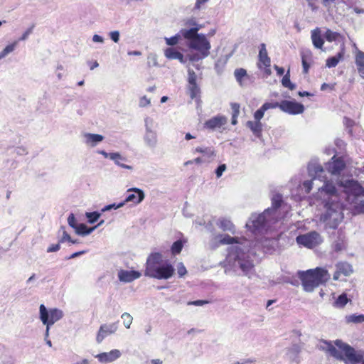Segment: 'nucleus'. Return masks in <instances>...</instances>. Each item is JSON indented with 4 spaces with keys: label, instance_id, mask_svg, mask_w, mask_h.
I'll use <instances>...</instances> for the list:
<instances>
[{
    "label": "nucleus",
    "instance_id": "obj_8",
    "mask_svg": "<svg viewBox=\"0 0 364 364\" xmlns=\"http://www.w3.org/2000/svg\"><path fill=\"white\" fill-rule=\"evenodd\" d=\"M299 277L301 281L305 291L311 292L315 288L330 279L328 272L323 268H316L306 272H299Z\"/></svg>",
    "mask_w": 364,
    "mask_h": 364
},
{
    "label": "nucleus",
    "instance_id": "obj_31",
    "mask_svg": "<svg viewBox=\"0 0 364 364\" xmlns=\"http://www.w3.org/2000/svg\"><path fill=\"white\" fill-rule=\"evenodd\" d=\"M186 239H181L174 242L171 247V252L173 255H178L181 252L184 244L186 242Z\"/></svg>",
    "mask_w": 364,
    "mask_h": 364
},
{
    "label": "nucleus",
    "instance_id": "obj_62",
    "mask_svg": "<svg viewBox=\"0 0 364 364\" xmlns=\"http://www.w3.org/2000/svg\"><path fill=\"white\" fill-rule=\"evenodd\" d=\"M335 2L336 0H322V4L327 9H329Z\"/></svg>",
    "mask_w": 364,
    "mask_h": 364
},
{
    "label": "nucleus",
    "instance_id": "obj_4",
    "mask_svg": "<svg viewBox=\"0 0 364 364\" xmlns=\"http://www.w3.org/2000/svg\"><path fill=\"white\" fill-rule=\"evenodd\" d=\"M318 347L329 355L343 361L346 364H364V352L355 350L341 340L321 341Z\"/></svg>",
    "mask_w": 364,
    "mask_h": 364
},
{
    "label": "nucleus",
    "instance_id": "obj_30",
    "mask_svg": "<svg viewBox=\"0 0 364 364\" xmlns=\"http://www.w3.org/2000/svg\"><path fill=\"white\" fill-rule=\"evenodd\" d=\"M343 58V52H340L338 55L328 58L326 60V67L336 68Z\"/></svg>",
    "mask_w": 364,
    "mask_h": 364
},
{
    "label": "nucleus",
    "instance_id": "obj_51",
    "mask_svg": "<svg viewBox=\"0 0 364 364\" xmlns=\"http://www.w3.org/2000/svg\"><path fill=\"white\" fill-rule=\"evenodd\" d=\"M301 58H302V65H303L304 73H307V72L310 68V65L307 62L306 56L304 55H302Z\"/></svg>",
    "mask_w": 364,
    "mask_h": 364
},
{
    "label": "nucleus",
    "instance_id": "obj_10",
    "mask_svg": "<svg viewBox=\"0 0 364 364\" xmlns=\"http://www.w3.org/2000/svg\"><path fill=\"white\" fill-rule=\"evenodd\" d=\"M269 109L266 102L254 113V120H248L246 122V127L252 132L257 138H260L263 129V124L261 119L264 115V112Z\"/></svg>",
    "mask_w": 364,
    "mask_h": 364
},
{
    "label": "nucleus",
    "instance_id": "obj_7",
    "mask_svg": "<svg viewBox=\"0 0 364 364\" xmlns=\"http://www.w3.org/2000/svg\"><path fill=\"white\" fill-rule=\"evenodd\" d=\"M175 272L172 264L163 262L162 255L159 252L151 254L146 260L145 276L156 279H168Z\"/></svg>",
    "mask_w": 364,
    "mask_h": 364
},
{
    "label": "nucleus",
    "instance_id": "obj_15",
    "mask_svg": "<svg viewBox=\"0 0 364 364\" xmlns=\"http://www.w3.org/2000/svg\"><path fill=\"white\" fill-rule=\"evenodd\" d=\"M117 329L118 324L117 322L102 324L96 336L95 340L97 343H101L106 337L115 333Z\"/></svg>",
    "mask_w": 364,
    "mask_h": 364
},
{
    "label": "nucleus",
    "instance_id": "obj_56",
    "mask_svg": "<svg viewBox=\"0 0 364 364\" xmlns=\"http://www.w3.org/2000/svg\"><path fill=\"white\" fill-rule=\"evenodd\" d=\"M316 0H306L309 8L312 11H315L318 9V6L316 4Z\"/></svg>",
    "mask_w": 364,
    "mask_h": 364
},
{
    "label": "nucleus",
    "instance_id": "obj_48",
    "mask_svg": "<svg viewBox=\"0 0 364 364\" xmlns=\"http://www.w3.org/2000/svg\"><path fill=\"white\" fill-rule=\"evenodd\" d=\"M197 76L193 70H188V84L196 83Z\"/></svg>",
    "mask_w": 364,
    "mask_h": 364
},
{
    "label": "nucleus",
    "instance_id": "obj_64",
    "mask_svg": "<svg viewBox=\"0 0 364 364\" xmlns=\"http://www.w3.org/2000/svg\"><path fill=\"white\" fill-rule=\"evenodd\" d=\"M74 364H90V361L87 358L82 359L79 361H77Z\"/></svg>",
    "mask_w": 364,
    "mask_h": 364
},
{
    "label": "nucleus",
    "instance_id": "obj_49",
    "mask_svg": "<svg viewBox=\"0 0 364 364\" xmlns=\"http://www.w3.org/2000/svg\"><path fill=\"white\" fill-rule=\"evenodd\" d=\"M226 170L225 164H220L218 166L216 171H215V173H216V177L220 178L224 171Z\"/></svg>",
    "mask_w": 364,
    "mask_h": 364
},
{
    "label": "nucleus",
    "instance_id": "obj_52",
    "mask_svg": "<svg viewBox=\"0 0 364 364\" xmlns=\"http://www.w3.org/2000/svg\"><path fill=\"white\" fill-rule=\"evenodd\" d=\"M62 232H63V235H62V237L60 240V242H65V241H72V238L70 236V235L65 230L64 228L62 229Z\"/></svg>",
    "mask_w": 364,
    "mask_h": 364
},
{
    "label": "nucleus",
    "instance_id": "obj_55",
    "mask_svg": "<svg viewBox=\"0 0 364 364\" xmlns=\"http://www.w3.org/2000/svg\"><path fill=\"white\" fill-rule=\"evenodd\" d=\"M208 303H209V301L207 300H196V301L188 302V305L203 306Z\"/></svg>",
    "mask_w": 364,
    "mask_h": 364
},
{
    "label": "nucleus",
    "instance_id": "obj_45",
    "mask_svg": "<svg viewBox=\"0 0 364 364\" xmlns=\"http://www.w3.org/2000/svg\"><path fill=\"white\" fill-rule=\"evenodd\" d=\"M68 223L69 225L73 228L74 230L76 229L79 223H77V220L74 215V214H70L68 218Z\"/></svg>",
    "mask_w": 364,
    "mask_h": 364
},
{
    "label": "nucleus",
    "instance_id": "obj_58",
    "mask_svg": "<svg viewBox=\"0 0 364 364\" xmlns=\"http://www.w3.org/2000/svg\"><path fill=\"white\" fill-rule=\"evenodd\" d=\"M97 153L98 154L102 155L105 159H109L111 160V159L113 157L112 152V153H107L103 150H97Z\"/></svg>",
    "mask_w": 364,
    "mask_h": 364
},
{
    "label": "nucleus",
    "instance_id": "obj_41",
    "mask_svg": "<svg viewBox=\"0 0 364 364\" xmlns=\"http://www.w3.org/2000/svg\"><path fill=\"white\" fill-rule=\"evenodd\" d=\"M18 41H15L14 42L8 44L2 50L7 56L9 53H12L18 46Z\"/></svg>",
    "mask_w": 364,
    "mask_h": 364
},
{
    "label": "nucleus",
    "instance_id": "obj_59",
    "mask_svg": "<svg viewBox=\"0 0 364 364\" xmlns=\"http://www.w3.org/2000/svg\"><path fill=\"white\" fill-rule=\"evenodd\" d=\"M231 108L232 110V114L239 115L240 113V105L237 103H232L231 104Z\"/></svg>",
    "mask_w": 364,
    "mask_h": 364
},
{
    "label": "nucleus",
    "instance_id": "obj_35",
    "mask_svg": "<svg viewBox=\"0 0 364 364\" xmlns=\"http://www.w3.org/2000/svg\"><path fill=\"white\" fill-rule=\"evenodd\" d=\"M282 85L290 90H294L296 88L295 85L291 83L290 81L289 70H288L287 73L283 76V79H282Z\"/></svg>",
    "mask_w": 364,
    "mask_h": 364
},
{
    "label": "nucleus",
    "instance_id": "obj_16",
    "mask_svg": "<svg viewBox=\"0 0 364 364\" xmlns=\"http://www.w3.org/2000/svg\"><path fill=\"white\" fill-rule=\"evenodd\" d=\"M128 194L127 195L125 200H122L124 205L128 203H132L136 205L140 204L142 200L145 198L144 191L139 188H130L127 190Z\"/></svg>",
    "mask_w": 364,
    "mask_h": 364
},
{
    "label": "nucleus",
    "instance_id": "obj_13",
    "mask_svg": "<svg viewBox=\"0 0 364 364\" xmlns=\"http://www.w3.org/2000/svg\"><path fill=\"white\" fill-rule=\"evenodd\" d=\"M296 240L300 245L307 248H314L321 245L323 242V239L318 232L311 231L297 236Z\"/></svg>",
    "mask_w": 364,
    "mask_h": 364
},
{
    "label": "nucleus",
    "instance_id": "obj_11",
    "mask_svg": "<svg viewBox=\"0 0 364 364\" xmlns=\"http://www.w3.org/2000/svg\"><path fill=\"white\" fill-rule=\"evenodd\" d=\"M266 104L269 109L279 107L289 114H301L304 111V105L295 101L283 100L281 102H266Z\"/></svg>",
    "mask_w": 364,
    "mask_h": 364
},
{
    "label": "nucleus",
    "instance_id": "obj_63",
    "mask_svg": "<svg viewBox=\"0 0 364 364\" xmlns=\"http://www.w3.org/2000/svg\"><path fill=\"white\" fill-rule=\"evenodd\" d=\"M274 69L276 70V71L277 73V75L279 76L284 75V68L282 67H279L277 65H274Z\"/></svg>",
    "mask_w": 364,
    "mask_h": 364
},
{
    "label": "nucleus",
    "instance_id": "obj_28",
    "mask_svg": "<svg viewBox=\"0 0 364 364\" xmlns=\"http://www.w3.org/2000/svg\"><path fill=\"white\" fill-rule=\"evenodd\" d=\"M95 228L96 226L88 228L85 224L80 223L75 231L79 235L86 236L90 235Z\"/></svg>",
    "mask_w": 364,
    "mask_h": 364
},
{
    "label": "nucleus",
    "instance_id": "obj_61",
    "mask_svg": "<svg viewBox=\"0 0 364 364\" xmlns=\"http://www.w3.org/2000/svg\"><path fill=\"white\" fill-rule=\"evenodd\" d=\"M63 70V67L62 65H59L57 67L56 70V75L59 80H61L63 77V75L62 73V71Z\"/></svg>",
    "mask_w": 364,
    "mask_h": 364
},
{
    "label": "nucleus",
    "instance_id": "obj_18",
    "mask_svg": "<svg viewBox=\"0 0 364 364\" xmlns=\"http://www.w3.org/2000/svg\"><path fill=\"white\" fill-rule=\"evenodd\" d=\"M81 139L82 143L88 148H95L102 143L105 139L100 134H92V132H82Z\"/></svg>",
    "mask_w": 364,
    "mask_h": 364
},
{
    "label": "nucleus",
    "instance_id": "obj_19",
    "mask_svg": "<svg viewBox=\"0 0 364 364\" xmlns=\"http://www.w3.org/2000/svg\"><path fill=\"white\" fill-rule=\"evenodd\" d=\"M336 271L333 275L334 280H338L341 276L348 277L353 272L352 267L346 262H339L336 264Z\"/></svg>",
    "mask_w": 364,
    "mask_h": 364
},
{
    "label": "nucleus",
    "instance_id": "obj_23",
    "mask_svg": "<svg viewBox=\"0 0 364 364\" xmlns=\"http://www.w3.org/2000/svg\"><path fill=\"white\" fill-rule=\"evenodd\" d=\"M311 38L315 48L321 49L324 44V40L322 38L321 31L316 28L311 31Z\"/></svg>",
    "mask_w": 364,
    "mask_h": 364
},
{
    "label": "nucleus",
    "instance_id": "obj_29",
    "mask_svg": "<svg viewBox=\"0 0 364 364\" xmlns=\"http://www.w3.org/2000/svg\"><path fill=\"white\" fill-rule=\"evenodd\" d=\"M349 301H350V299H348V295L346 293H343L334 301L333 306L336 308L341 309L346 306Z\"/></svg>",
    "mask_w": 364,
    "mask_h": 364
},
{
    "label": "nucleus",
    "instance_id": "obj_22",
    "mask_svg": "<svg viewBox=\"0 0 364 364\" xmlns=\"http://www.w3.org/2000/svg\"><path fill=\"white\" fill-rule=\"evenodd\" d=\"M227 118L222 115L215 116L210 119L207 120L204 127L210 129H215L221 127L227 122Z\"/></svg>",
    "mask_w": 364,
    "mask_h": 364
},
{
    "label": "nucleus",
    "instance_id": "obj_34",
    "mask_svg": "<svg viewBox=\"0 0 364 364\" xmlns=\"http://www.w3.org/2000/svg\"><path fill=\"white\" fill-rule=\"evenodd\" d=\"M332 247L336 252H341L346 248V241L343 237H338L333 244Z\"/></svg>",
    "mask_w": 364,
    "mask_h": 364
},
{
    "label": "nucleus",
    "instance_id": "obj_6",
    "mask_svg": "<svg viewBox=\"0 0 364 364\" xmlns=\"http://www.w3.org/2000/svg\"><path fill=\"white\" fill-rule=\"evenodd\" d=\"M340 186L343 188V193L341 194V210L342 202L345 200L359 213H364V188L362 185L354 179H346L341 181Z\"/></svg>",
    "mask_w": 364,
    "mask_h": 364
},
{
    "label": "nucleus",
    "instance_id": "obj_1",
    "mask_svg": "<svg viewBox=\"0 0 364 364\" xmlns=\"http://www.w3.org/2000/svg\"><path fill=\"white\" fill-rule=\"evenodd\" d=\"M326 169L331 174L330 179L327 178L325 170L319 164L310 163L308 165V173L311 179L305 180L302 183L299 184V193H309L315 179L318 178L323 181V185L318 188L312 200L314 204L323 206L324 211L321 215V221L325 223L327 228L335 229L343 218L341 213V181L353 178L343 176L346 171V164L342 157L333 156L331 160L326 164Z\"/></svg>",
    "mask_w": 364,
    "mask_h": 364
},
{
    "label": "nucleus",
    "instance_id": "obj_33",
    "mask_svg": "<svg viewBox=\"0 0 364 364\" xmlns=\"http://www.w3.org/2000/svg\"><path fill=\"white\" fill-rule=\"evenodd\" d=\"M346 321L347 323H363L364 322V314H352L346 316Z\"/></svg>",
    "mask_w": 364,
    "mask_h": 364
},
{
    "label": "nucleus",
    "instance_id": "obj_40",
    "mask_svg": "<svg viewBox=\"0 0 364 364\" xmlns=\"http://www.w3.org/2000/svg\"><path fill=\"white\" fill-rule=\"evenodd\" d=\"M178 52L174 48H167L164 50V53L167 58L175 59Z\"/></svg>",
    "mask_w": 364,
    "mask_h": 364
},
{
    "label": "nucleus",
    "instance_id": "obj_12",
    "mask_svg": "<svg viewBox=\"0 0 364 364\" xmlns=\"http://www.w3.org/2000/svg\"><path fill=\"white\" fill-rule=\"evenodd\" d=\"M63 316V312L60 309L53 308L48 310L43 304L39 306V318L43 323L53 325Z\"/></svg>",
    "mask_w": 364,
    "mask_h": 364
},
{
    "label": "nucleus",
    "instance_id": "obj_20",
    "mask_svg": "<svg viewBox=\"0 0 364 364\" xmlns=\"http://www.w3.org/2000/svg\"><path fill=\"white\" fill-rule=\"evenodd\" d=\"M117 276L120 282L129 283L139 279L141 277V274L139 272L134 270H120Z\"/></svg>",
    "mask_w": 364,
    "mask_h": 364
},
{
    "label": "nucleus",
    "instance_id": "obj_2",
    "mask_svg": "<svg viewBox=\"0 0 364 364\" xmlns=\"http://www.w3.org/2000/svg\"><path fill=\"white\" fill-rule=\"evenodd\" d=\"M232 245L228 248V255L221 263L225 274H229L231 271L240 269L242 274L249 279L255 275V264L250 259L252 242L245 238L231 237L227 234H219L212 237L209 245L215 249L221 245Z\"/></svg>",
    "mask_w": 364,
    "mask_h": 364
},
{
    "label": "nucleus",
    "instance_id": "obj_37",
    "mask_svg": "<svg viewBox=\"0 0 364 364\" xmlns=\"http://www.w3.org/2000/svg\"><path fill=\"white\" fill-rule=\"evenodd\" d=\"M121 318L123 320L124 326L127 329H129L133 321L132 316L129 313L124 312L121 315Z\"/></svg>",
    "mask_w": 364,
    "mask_h": 364
},
{
    "label": "nucleus",
    "instance_id": "obj_38",
    "mask_svg": "<svg viewBox=\"0 0 364 364\" xmlns=\"http://www.w3.org/2000/svg\"><path fill=\"white\" fill-rule=\"evenodd\" d=\"M188 91L191 99H194L200 93V88L197 83L188 84Z\"/></svg>",
    "mask_w": 364,
    "mask_h": 364
},
{
    "label": "nucleus",
    "instance_id": "obj_47",
    "mask_svg": "<svg viewBox=\"0 0 364 364\" xmlns=\"http://www.w3.org/2000/svg\"><path fill=\"white\" fill-rule=\"evenodd\" d=\"M150 105V100L146 96L141 97L139 102L140 107H146Z\"/></svg>",
    "mask_w": 364,
    "mask_h": 364
},
{
    "label": "nucleus",
    "instance_id": "obj_53",
    "mask_svg": "<svg viewBox=\"0 0 364 364\" xmlns=\"http://www.w3.org/2000/svg\"><path fill=\"white\" fill-rule=\"evenodd\" d=\"M335 87H336V84H327V83H323L321 87V90L322 91H326V90H335Z\"/></svg>",
    "mask_w": 364,
    "mask_h": 364
},
{
    "label": "nucleus",
    "instance_id": "obj_24",
    "mask_svg": "<svg viewBox=\"0 0 364 364\" xmlns=\"http://www.w3.org/2000/svg\"><path fill=\"white\" fill-rule=\"evenodd\" d=\"M196 152L202 154V158L205 159L208 162L212 161L215 157V151L213 148L200 146L196 149Z\"/></svg>",
    "mask_w": 364,
    "mask_h": 364
},
{
    "label": "nucleus",
    "instance_id": "obj_21",
    "mask_svg": "<svg viewBox=\"0 0 364 364\" xmlns=\"http://www.w3.org/2000/svg\"><path fill=\"white\" fill-rule=\"evenodd\" d=\"M234 77L240 87H245L250 82V76L245 68H236L234 71Z\"/></svg>",
    "mask_w": 364,
    "mask_h": 364
},
{
    "label": "nucleus",
    "instance_id": "obj_50",
    "mask_svg": "<svg viewBox=\"0 0 364 364\" xmlns=\"http://www.w3.org/2000/svg\"><path fill=\"white\" fill-rule=\"evenodd\" d=\"M110 38L114 42L117 43L119 41V32L117 31H111L109 33Z\"/></svg>",
    "mask_w": 364,
    "mask_h": 364
},
{
    "label": "nucleus",
    "instance_id": "obj_46",
    "mask_svg": "<svg viewBox=\"0 0 364 364\" xmlns=\"http://www.w3.org/2000/svg\"><path fill=\"white\" fill-rule=\"evenodd\" d=\"M177 273L180 277H182L186 274L187 271L185 266L183 265V263H178Z\"/></svg>",
    "mask_w": 364,
    "mask_h": 364
},
{
    "label": "nucleus",
    "instance_id": "obj_14",
    "mask_svg": "<svg viewBox=\"0 0 364 364\" xmlns=\"http://www.w3.org/2000/svg\"><path fill=\"white\" fill-rule=\"evenodd\" d=\"M259 60L257 62V68L263 71L265 77H268L272 75L271 58L268 55L266 45L262 43L259 52Z\"/></svg>",
    "mask_w": 364,
    "mask_h": 364
},
{
    "label": "nucleus",
    "instance_id": "obj_43",
    "mask_svg": "<svg viewBox=\"0 0 364 364\" xmlns=\"http://www.w3.org/2000/svg\"><path fill=\"white\" fill-rule=\"evenodd\" d=\"M124 206V203L123 202H121L118 204H111V205H106L105 206L102 210H101V212L102 213H105V212H107V211H109L111 210H117V209H119V208H121L122 207Z\"/></svg>",
    "mask_w": 364,
    "mask_h": 364
},
{
    "label": "nucleus",
    "instance_id": "obj_5",
    "mask_svg": "<svg viewBox=\"0 0 364 364\" xmlns=\"http://www.w3.org/2000/svg\"><path fill=\"white\" fill-rule=\"evenodd\" d=\"M200 27L195 26L188 29H181L183 38L186 41L188 48L196 52L187 54L190 61L196 62L207 58L210 53L211 43L203 33H198Z\"/></svg>",
    "mask_w": 364,
    "mask_h": 364
},
{
    "label": "nucleus",
    "instance_id": "obj_42",
    "mask_svg": "<svg viewBox=\"0 0 364 364\" xmlns=\"http://www.w3.org/2000/svg\"><path fill=\"white\" fill-rule=\"evenodd\" d=\"M101 214L97 212L85 213V217L88 219V223L92 224L95 223L100 217Z\"/></svg>",
    "mask_w": 364,
    "mask_h": 364
},
{
    "label": "nucleus",
    "instance_id": "obj_27",
    "mask_svg": "<svg viewBox=\"0 0 364 364\" xmlns=\"http://www.w3.org/2000/svg\"><path fill=\"white\" fill-rule=\"evenodd\" d=\"M354 50L353 53L355 55V63L357 69L358 68H364V52L359 50L355 44L353 45Z\"/></svg>",
    "mask_w": 364,
    "mask_h": 364
},
{
    "label": "nucleus",
    "instance_id": "obj_57",
    "mask_svg": "<svg viewBox=\"0 0 364 364\" xmlns=\"http://www.w3.org/2000/svg\"><path fill=\"white\" fill-rule=\"evenodd\" d=\"M33 28H28L20 37L18 42L20 41H25L26 39H28V36L32 33Z\"/></svg>",
    "mask_w": 364,
    "mask_h": 364
},
{
    "label": "nucleus",
    "instance_id": "obj_39",
    "mask_svg": "<svg viewBox=\"0 0 364 364\" xmlns=\"http://www.w3.org/2000/svg\"><path fill=\"white\" fill-rule=\"evenodd\" d=\"M299 352V348L298 346L294 345L291 348L287 350V355L289 358V359L292 360H296V355Z\"/></svg>",
    "mask_w": 364,
    "mask_h": 364
},
{
    "label": "nucleus",
    "instance_id": "obj_3",
    "mask_svg": "<svg viewBox=\"0 0 364 364\" xmlns=\"http://www.w3.org/2000/svg\"><path fill=\"white\" fill-rule=\"evenodd\" d=\"M272 207L261 214L252 213L247 222L246 228L255 235L263 234L282 218L279 208L282 205V196L275 194L272 198Z\"/></svg>",
    "mask_w": 364,
    "mask_h": 364
},
{
    "label": "nucleus",
    "instance_id": "obj_17",
    "mask_svg": "<svg viewBox=\"0 0 364 364\" xmlns=\"http://www.w3.org/2000/svg\"><path fill=\"white\" fill-rule=\"evenodd\" d=\"M122 355L121 350L112 349L108 352H102L95 355V358L102 364H108L117 360Z\"/></svg>",
    "mask_w": 364,
    "mask_h": 364
},
{
    "label": "nucleus",
    "instance_id": "obj_54",
    "mask_svg": "<svg viewBox=\"0 0 364 364\" xmlns=\"http://www.w3.org/2000/svg\"><path fill=\"white\" fill-rule=\"evenodd\" d=\"M60 245L59 243L58 244H52L47 248L48 252H57L60 250Z\"/></svg>",
    "mask_w": 364,
    "mask_h": 364
},
{
    "label": "nucleus",
    "instance_id": "obj_9",
    "mask_svg": "<svg viewBox=\"0 0 364 364\" xmlns=\"http://www.w3.org/2000/svg\"><path fill=\"white\" fill-rule=\"evenodd\" d=\"M144 144L147 149L154 150L159 142L157 132L154 129V121L150 117H146L144 120Z\"/></svg>",
    "mask_w": 364,
    "mask_h": 364
},
{
    "label": "nucleus",
    "instance_id": "obj_60",
    "mask_svg": "<svg viewBox=\"0 0 364 364\" xmlns=\"http://www.w3.org/2000/svg\"><path fill=\"white\" fill-rule=\"evenodd\" d=\"M92 41L95 43H104V38L102 36L97 35V34H95L92 36Z\"/></svg>",
    "mask_w": 364,
    "mask_h": 364
},
{
    "label": "nucleus",
    "instance_id": "obj_36",
    "mask_svg": "<svg viewBox=\"0 0 364 364\" xmlns=\"http://www.w3.org/2000/svg\"><path fill=\"white\" fill-rule=\"evenodd\" d=\"M181 37H183V35L181 33V30L179 31L178 33L175 35L174 36L170 37V38H165L164 40L166 41V43L168 46H175L178 43L179 41L181 39Z\"/></svg>",
    "mask_w": 364,
    "mask_h": 364
},
{
    "label": "nucleus",
    "instance_id": "obj_32",
    "mask_svg": "<svg viewBox=\"0 0 364 364\" xmlns=\"http://www.w3.org/2000/svg\"><path fill=\"white\" fill-rule=\"evenodd\" d=\"M324 37L328 42L340 41V40L342 39V36L339 33L334 32L330 29L326 30Z\"/></svg>",
    "mask_w": 364,
    "mask_h": 364
},
{
    "label": "nucleus",
    "instance_id": "obj_25",
    "mask_svg": "<svg viewBox=\"0 0 364 364\" xmlns=\"http://www.w3.org/2000/svg\"><path fill=\"white\" fill-rule=\"evenodd\" d=\"M112 156L113 157L111 159V161H112L115 165L128 170L132 169V166L124 164V162L127 161V158L122 156L120 153L112 152Z\"/></svg>",
    "mask_w": 364,
    "mask_h": 364
},
{
    "label": "nucleus",
    "instance_id": "obj_44",
    "mask_svg": "<svg viewBox=\"0 0 364 364\" xmlns=\"http://www.w3.org/2000/svg\"><path fill=\"white\" fill-rule=\"evenodd\" d=\"M148 65L149 68L158 65L157 58L156 54L149 53L148 56Z\"/></svg>",
    "mask_w": 364,
    "mask_h": 364
},
{
    "label": "nucleus",
    "instance_id": "obj_26",
    "mask_svg": "<svg viewBox=\"0 0 364 364\" xmlns=\"http://www.w3.org/2000/svg\"><path fill=\"white\" fill-rule=\"evenodd\" d=\"M216 225L223 231H229L232 233L235 232V226L228 218H219L218 222H216Z\"/></svg>",
    "mask_w": 364,
    "mask_h": 364
}]
</instances>
